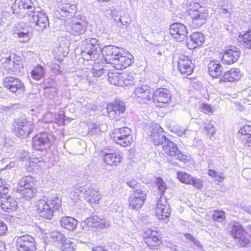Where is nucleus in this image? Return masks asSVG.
Wrapping results in <instances>:
<instances>
[{"label": "nucleus", "instance_id": "obj_1", "mask_svg": "<svg viewBox=\"0 0 251 251\" xmlns=\"http://www.w3.org/2000/svg\"><path fill=\"white\" fill-rule=\"evenodd\" d=\"M125 110L126 105L122 101H115L107 107L108 115L110 119L116 120L113 124L115 128L112 131L111 138L115 143L124 147L130 146L133 142L131 129L126 126L119 127L125 125L124 121L121 120L119 117Z\"/></svg>", "mask_w": 251, "mask_h": 251}, {"label": "nucleus", "instance_id": "obj_2", "mask_svg": "<svg viewBox=\"0 0 251 251\" xmlns=\"http://www.w3.org/2000/svg\"><path fill=\"white\" fill-rule=\"evenodd\" d=\"M83 39L82 46L84 49L82 53L85 59L89 60L92 55L101 52L106 63L113 65V62H115L121 53L120 49L114 46H106L102 49L99 41L95 38L85 36Z\"/></svg>", "mask_w": 251, "mask_h": 251}, {"label": "nucleus", "instance_id": "obj_3", "mask_svg": "<svg viewBox=\"0 0 251 251\" xmlns=\"http://www.w3.org/2000/svg\"><path fill=\"white\" fill-rule=\"evenodd\" d=\"M158 130L156 133L153 131L151 135L154 144L161 145L164 152L175 159L180 161L186 160V156L179 151L177 145L160 133L163 129L159 127Z\"/></svg>", "mask_w": 251, "mask_h": 251}, {"label": "nucleus", "instance_id": "obj_4", "mask_svg": "<svg viewBox=\"0 0 251 251\" xmlns=\"http://www.w3.org/2000/svg\"><path fill=\"white\" fill-rule=\"evenodd\" d=\"M61 204V199L57 196H53L49 199L43 197L38 200L35 203V207L41 217L51 219L53 216V213L59 210Z\"/></svg>", "mask_w": 251, "mask_h": 251}, {"label": "nucleus", "instance_id": "obj_5", "mask_svg": "<svg viewBox=\"0 0 251 251\" xmlns=\"http://www.w3.org/2000/svg\"><path fill=\"white\" fill-rule=\"evenodd\" d=\"M155 183L161 194L159 200L157 202L155 213L158 219L168 221L171 213L170 205L165 198L163 197L167 189L166 184L161 177L156 178Z\"/></svg>", "mask_w": 251, "mask_h": 251}, {"label": "nucleus", "instance_id": "obj_6", "mask_svg": "<svg viewBox=\"0 0 251 251\" xmlns=\"http://www.w3.org/2000/svg\"><path fill=\"white\" fill-rule=\"evenodd\" d=\"M36 181L34 177L27 176L21 178L18 182V188L22 197L29 200L33 197L34 193L33 188Z\"/></svg>", "mask_w": 251, "mask_h": 251}, {"label": "nucleus", "instance_id": "obj_7", "mask_svg": "<svg viewBox=\"0 0 251 251\" xmlns=\"http://www.w3.org/2000/svg\"><path fill=\"white\" fill-rule=\"evenodd\" d=\"M13 131L20 138H26L33 132L34 126L26 119H18L13 123Z\"/></svg>", "mask_w": 251, "mask_h": 251}, {"label": "nucleus", "instance_id": "obj_8", "mask_svg": "<svg viewBox=\"0 0 251 251\" xmlns=\"http://www.w3.org/2000/svg\"><path fill=\"white\" fill-rule=\"evenodd\" d=\"M16 246L18 251H36L34 238L28 234L16 237Z\"/></svg>", "mask_w": 251, "mask_h": 251}, {"label": "nucleus", "instance_id": "obj_9", "mask_svg": "<svg viewBox=\"0 0 251 251\" xmlns=\"http://www.w3.org/2000/svg\"><path fill=\"white\" fill-rule=\"evenodd\" d=\"M50 137L51 135L47 132L38 134L32 138V147L37 151H46L52 144Z\"/></svg>", "mask_w": 251, "mask_h": 251}, {"label": "nucleus", "instance_id": "obj_10", "mask_svg": "<svg viewBox=\"0 0 251 251\" xmlns=\"http://www.w3.org/2000/svg\"><path fill=\"white\" fill-rule=\"evenodd\" d=\"M23 66L21 57L15 55L12 57L10 55L3 61L2 67L8 73L15 74L16 72H21Z\"/></svg>", "mask_w": 251, "mask_h": 251}, {"label": "nucleus", "instance_id": "obj_11", "mask_svg": "<svg viewBox=\"0 0 251 251\" xmlns=\"http://www.w3.org/2000/svg\"><path fill=\"white\" fill-rule=\"evenodd\" d=\"M28 16L30 23L35 24V28L38 31H42L49 25L48 18L44 12L34 11L32 14H28Z\"/></svg>", "mask_w": 251, "mask_h": 251}, {"label": "nucleus", "instance_id": "obj_12", "mask_svg": "<svg viewBox=\"0 0 251 251\" xmlns=\"http://www.w3.org/2000/svg\"><path fill=\"white\" fill-rule=\"evenodd\" d=\"M146 195L145 190L138 189L134 190L128 198L129 206L136 210L140 209L144 204Z\"/></svg>", "mask_w": 251, "mask_h": 251}, {"label": "nucleus", "instance_id": "obj_13", "mask_svg": "<svg viewBox=\"0 0 251 251\" xmlns=\"http://www.w3.org/2000/svg\"><path fill=\"white\" fill-rule=\"evenodd\" d=\"M4 87L13 93H24L25 86L24 83L18 78L12 76H7L3 80Z\"/></svg>", "mask_w": 251, "mask_h": 251}, {"label": "nucleus", "instance_id": "obj_14", "mask_svg": "<svg viewBox=\"0 0 251 251\" xmlns=\"http://www.w3.org/2000/svg\"><path fill=\"white\" fill-rule=\"evenodd\" d=\"M87 25V22L80 19L79 21H73L72 23L66 25L65 30L71 35L78 38L80 35L85 33Z\"/></svg>", "mask_w": 251, "mask_h": 251}, {"label": "nucleus", "instance_id": "obj_15", "mask_svg": "<svg viewBox=\"0 0 251 251\" xmlns=\"http://www.w3.org/2000/svg\"><path fill=\"white\" fill-rule=\"evenodd\" d=\"M152 96L151 99L153 102L159 107H162L164 104L170 102L172 97L170 91L163 88H159L155 91H153Z\"/></svg>", "mask_w": 251, "mask_h": 251}, {"label": "nucleus", "instance_id": "obj_16", "mask_svg": "<svg viewBox=\"0 0 251 251\" xmlns=\"http://www.w3.org/2000/svg\"><path fill=\"white\" fill-rule=\"evenodd\" d=\"M77 11V8L75 4L65 3L61 4L57 7L55 15L58 18H70L74 17Z\"/></svg>", "mask_w": 251, "mask_h": 251}, {"label": "nucleus", "instance_id": "obj_17", "mask_svg": "<svg viewBox=\"0 0 251 251\" xmlns=\"http://www.w3.org/2000/svg\"><path fill=\"white\" fill-rule=\"evenodd\" d=\"M240 55V49L235 46H232L225 51L223 55L222 61L226 64H232L238 60Z\"/></svg>", "mask_w": 251, "mask_h": 251}, {"label": "nucleus", "instance_id": "obj_18", "mask_svg": "<svg viewBox=\"0 0 251 251\" xmlns=\"http://www.w3.org/2000/svg\"><path fill=\"white\" fill-rule=\"evenodd\" d=\"M170 32L174 38L181 41L186 37L188 30L184 25L180 23H175L171 25Z\"/></svg>", "mask_w": 251, "mask_h": 251}, {"label": "nucleus", "instance_id": "obj_19", "mask_svg": "<svg viewBox=\"0 0 251 251\" xmlns=\"http://www.w3.org/2000/svg\"><path fill=\"white\" fill-rule=\"evenodd\" d=\"M178 69L183 75H189L193 73L194 65L188 57L181 55L178 60Z\"/></svg>", "mask_w": 251, "mask_h": 251}, {"label": "nucleus", "instance_id": "obj_20", "mask_svg": "<svg viewBox=\"0 0 251 251\" xmlns=\"http://www.w3.org/2000/svg\"><path fill=\"white\" fill-rule=\"evenodd\" d=\"M134 63V57L131 54L123 55L121 53L119 57L113 62V66L118 70L124 69Z\"/></svg>", "mask_w": 251, "mask_h": 251}, {"label": "nucleus", "instance_id": "obj_21", "mask_svg": "<svg viewBox=\"0 0 251 251\" xmlns=\"http://www.w3.org/2000/svg\"><path fill=\"white\" fill-rule=\"evenodd\" d=\"M188 12L192 19L193 27H201L205 24L208 16L207 13H201L198 10H193L191 9Z\"/></svg>", "mask_w": 251, "mask_h": 251}, {"label": "nucleus", "instance_id": "obj_22", "mask_svg": "<svg viewBox=\"0 0 251 251\" xmlns=\"http://www.w3.org/2000/svg\"><path fill=\"white\" fill-rule=\"evenodd\" d=\"M0 207L6 212H11L16 211L18 207V202L14 198L10 196L7 197H2L0 200Z\"/></svg>", "mask_w": 251, "mask_h": 251}, {"label": "nucleus", "instance_id": "obj_23", "mask_svg": "<svg viewBox=\"0 0 251 251\" xmlns=\"http://www.w3.org/2000/svg\"><path fill=\"white\" fill-rule=\"evenodd\" d=\"M36 4V0H20L18 3L16 1L14 6L15 8H16L17 6H18L20 10L19 12H24L25 11L27 10L26 13L30 12V14H32L33 12L35 11Z\"/></svg>", "mask_w": 251, "mask_h": 251}, {"label": "nucleus", "instance_id": "obj_24", "mask_svg": "<svg viewBox=\"0 0 251 251\" xmlns=\"http://www.w3.org/2000/svg\"><path fill=\"white\" fill-rule=\"evenodd\" d=\"M122 158V156L119 152H105L103 160L108 165L117 166L120 164Z\"/></svg>", "mask_w": 251, "mask_h": 251}, {"label": "nucleus", "instance_id": "obj_25", "mask_svg": "<svg viewBox=\"0 0 251 251\" xmlns=\"http://www.w3.org/2000/svg\"><path fill=\"white\" fill-rule=\"evenodd\" d=\"M241 73L238 69L232 68L226 72L220 78L223 82H234L240 79Z\"/></svg>", "mask_w": 251, "mask_h": 251}, {"label": "nucleus", "instance_id": "obj_26", "mask_svg": "<svg viewBox=\"0 0 251 251\" xmlns=\"http://www.w3.org/2000/svg\"><path fill=\"white\" fill-rule=\"evenodd\" d=\"M89 226L99 228H107L110 226L109 222L106 220L99 219L97 217L91 216L86 220Z\"/></svg>", "mask_w": 251, "mask_h": 251}, {"label": "nucleus", "instance_id": "obj_27", "mask_svg": "<svg viewBox=\"0 0 251 251\" xmlns=\"http://www.w3.org/2000/svg\"><path fill=\"white\" fill-rule=\"evenodd\" d=\"M135 94L143 100H150L152 97L153 90L147 85H142L134 90Z\"/></svg>", "mask_w": 251, "mask_h": 251}, {"label": "nucleus", "instance_id": "obj_28", "mask_svg": "<svg viewBox=\"0 0 251 251\" xmlns=\"http://www.w3.org/2000/svg\"><path fill=\"white\" fill-rule=\"evenodd\" d=\"M83 194L85 195L86 201L91 204L96 202L100 199L99 192L91 187L84 188Z\"/></svg>", "mask_w": 251, "mask_h": 251}, {"label": "nucleus", "instance_id": "obj_29", "mask_svg": "<svg viewBox=\"0 0 251 251\" xmlns=\"http://www.w3.org/2000/svg\"><path fill=\"white\" fill-rule=\"evenodd\" d=\"M209 75L213 77L217 78L222 74V67L217 61H211L208 65Z\"/></svg>", "mask_w": 251, "mask_h": 251}, {"label": "nucleus", "instance_id": "obj_30", "mask_svg": "<svg viewBox=\"0 0 251 251\" xmlns=\"http://www.w3.org/2000/svg\"><path fill=\"white\" fill-rule=\"evenodd\" d=\"M238 40L242 48L251 50V30L247 31L243 34H240Z\"/></svg>", "mask_w": 251, "mask_h": 251}, {"label": "nucleus", "instance_id": "obj_31", "mask_svg": "<svg viewBox=\"0 0 251 251\" xmlns=\"http://www.w3.org/2000/svg\"><path fill=\"white\" fill-rule=\"evenodd\" d=\"M60 224L63 227L70 231H73L77 227V221L73 217L66 216L62 217Z\"/></svg>", "mask_w": 251, "mask_h": 251}, {"label": "nucleus", "instance_id": "obj_32", "mask_svg": "<svg viewBox=\"0 0 251 251\" xmlns=\"http://www.w3.org/2000/svg\"><path fill=\"white\" fill-rule=\"evenodd\" d=\"M190 40L196 46L193 47H189L188 46V48L190 49H195L197 46H201L202 45L204 41V37L202 33L197 32L193 33L190 36Z\"/></svg>", "mask_w": 251, "mask_h": 251}, {"label": "nucleus", "instance_id": "obj_33", "mask_svg": "<svg viewBox=\"0 0 251 251\" xmlns=\"http://www.w3.org/2000/svg\"><path fill=\"white\" fill-rule=\"evenodd\" d=\"M115 21H117V26L122 28H125L129 26L131 23V18L128 14H125L123 16L118 17V19H114Z\"/></svg>", "mask_w": 251, "mask_h": 251}, {"label": "nucleus", "instance_id": "obj_34", "mask_svg": "<svg viewBox=\"0 0 251 251\" xmlns=\"http://www.w3.org/2000/svg\"><path fill=\"white\" fill-rule=\"evenodd\" d=\"M230 232L232 236L236 240L246 232L238 223H236L233 226Z\"/></svg>", "mask_w": 251, "mask_h": 251}, {"label": "nucleus", "instance_id": "obj_35", "mask_svg": "<svg viewBox=\"0 0 251 251\" xmlns=\"http://www.w3.org/2000/svg\"><path fill=\"white\" fill-rule=\"evenodd\" d=\"M88 134L91 136L97 137L102 132L100 126L97 124L90 123L88 125Z\"/></svg>", "mask_w": 251, "mask_h": 251}, {"label": "nucleus", "instance_id": "obj_36", "mask_svg": "<svg viewBox=\"0 0 251 251\" xmlns=\"http://www.w3.org/2000/svg\"><path fill=\"white\" fill-rule=\"evenodd\" d=\"M144 241L147 245L151 248H155L161 243L159 237L157 236V234L153 235L152 237L146 238L144 239Z\"/></svg>", "mask_w": 251, "mask_h": 251}, {"label": "nucleus", "instance_id": "obj_37", "mask_svg": "<svg viewBox=\"0 0 251 251\" xmlns=\"http://www.w3.org/2000/svg\"><path fill=\"white\" fill-rule=\"evenodd\" d=\"M204 130L208 135H213L215 132V122L212 121H206L203 122Z\"/></svg>", "mask_w": 251, "mask_h": 251}, {"label": "nucleus", "instance_id": "obj_38", "mask_svg": "<svg viewBox=\"0 0 251 251\" xmlns=\"http://www.w3.org/2000/svg\"><path fill=\"white\" fill-rule=\"evenodd\" d=\"M50 237L52 239L53 241L59 242L62 244L67 240V238L63 234L56 231L51 232L50 234Z\"/></svg>", "mask_w": 251, "mask_h": 251}, {"label": "nucleus", "instance_id": "obj_39", "mask_svg": "<svg viewBox=\"0 0 251 251\" xmlns=\"http://www.w3.org/2000/svg\"><path fill=\"white\" fill-rule=\"evenodd\" d=\"M39 159L37 157H29L27 163L25 164V167L29 172L33 170V167L36 166L39 163Z\"/></svg>", "mask_w": 251, "mask_h": 251}, {"label": "nucleus", "instance_id": "obj_40", "mask_svg": "<svg viewBox=\"0 0 251 251\" xmlns=\"http://www.w3.org/2000/svg\"><path fill=\"white\" fill-rule=\"evenodd\" d=\"M20 38V42L23 43H27L31 38V35L29 31L26 29H23V31H19L15 33Z\"/></svg>", "mask_w": 251, "mask_h": 251}, {"label": "nucleus", "instance_id": "obj_41", "mask_svg": "<svg viewBox=\"0 0 251 251\" xmlns=\"http://www.w3.org/2000/svg\"><path fill=\"white\" fill-rule=\"evenodd\" d=\"M84 191V187H79L77 188H75L73 191L70 193V197L75 201H76L77 200L79 199L80 195L82 193L83 194Z\"/></svg>", "mask_w": 251, "mask_h": 251}, {"label": "nucleus", "instance_id": "obj_42", "mask_svg": "<svg viewBox=\"0 0 251 251\" xmlns=\"http://www.w3.org/2000/svg\"><path fill=\"white\" fill-rule=\"evenodd\" d=\"M44 69L42 66H39L32 71L31 76L35 80L40 79L44 75Z\"/></svg>", "mask_w": 251, "mask_h": 251}, {"label": "nucleus", "instance_id": "obj_43", "mask_svg": "<svg viewBox=\"0 0 251 251\" xmlns=\"http://www.w3.org/2000/svg\"><path fill=\"white\" fill-rule=\"evenodd\" d=\"M177 178L182 182L189 184L192 176L183 172H177Z\"/></svg>", "mask_w": 251, "mask_h": 251}, {"label": "nucleus", "instance_id": "obj_44", "mask_svg": "<svg viewBox=\"0 0 251 251\" xmlns=\"http://www.w3.org/2000/svg\"><path fill=\"white\" fill-rule=\"evenodd\" d=\"M214 221L218 222H222L225 219V212L223 210H215L212 215Z\"/></svg>", "mask_w": 251, "mask_h": 251}, {"label": "nucleus", "instance_id": "obj_45", "mask_svg": "<svg viewBox=\"0 0 251 251\" xmlns=\"http://www.w3.org/2000/svg\"><path fill=\"white\" fill-rule=\"evenodd\" d=\"M184 236L185 237L186 239L191 241L193 245L196 246L197 247L199 248H202V245L200 242V241L195 238L193 235H192L191 234L188 233H186L184 234Z\"/></svg>", "mask_w": 251, "mask_h": 251}, {"label": "nucleus", "instance_id": "obj_46", "mask_svg": "<svg viewBox=\"0 0 251 251\" xmlns=\"http://www.w3.org/2000/svg\"><path fill=\"white\" fill-rule=\"evenodd\" d=\"M62 244V250L63 251H74V243L70 240L67 239Z\"/></svg>", "mask_w": 251, "mask_h": 251}, {"label": "nucleus", "instance_id": "obj_47", "mask_svg": "<svg viewBox=\"0 0 251 251\" xmlns=\"http://www.w3.org/2000/svg\"><path fill=\"white\" fill-rule=\"evenodd\" d=\"M238 244L241 247H245L247 246L250 242L249 237L247 235L246 233L245 232L243 235L239 237L238 239H237Z\"/></svg>", "mask_w": 251, "mask_h": 251}, {"label": "nucleus", "instance_id": "obj_48", "mask_svg": "<svg viewBox=\"0 0 251 251\" xmlns=\"http://www.w3.org/2000/svg\"><path fill=\"white\" fill-rule=\"evenodd\" d=\"M208 175L219 182H222L224 179V177L221 176L222 174L212 169L209 170Z\"/></svg>", "mask_w": 251, "mask_h": 251}, {"label": "nucleus", "instance_id": "obj_49", "mask_svg": "<svg viewBox=\"0 0 251 251\" xmlns=\"http://www.w3.org/2000/svg\"><path fill=\"white\" fill-rule=\"evenodd\" d=\"M189 184L192 185L197 189H201L202 187V181L198 178L193 177Z\"/></svg>", "mask_w": 251, "mask_h": 251}, {"label": "nucleus", "instance_id": "obj_50", "mask_svg": "<svg viewBox=\"0 0 251 251\" xmlns=\"http://www.w3.org/2000/svg\"><path fill=\"white\" fill-rule=\"evenodd\" d=\"M154 55L156 58L159 60H164L166 59L165 51L164 50L157 49L154 50Z\"/></svg>", "mask_w": 251, "mask_h": 251}, {"label": "nucleus", "instance_id": "obj_51", "mask_svg": "<svg viewBox=\"0 0 251 251\" xmlns=\"http://www.w3.org/2000/svg\"><path fill=\"white\" fill-rule=\"evenodd\" d=\"M239 133L243 134V137L246 136H251V126H245L243 128L239 130Z\"/></svg>", "mask_w": 251, "mask_h": 251}, {"label": "nucleus", "instance_id": "obj_52", "mask_svg": "<svg viewBox=\"0 0 251 251\" xmlns=\"http://www.w3.org/2000/svg\"><path fill=\"white\" fill-rule=\"evenodd\" d=\"M108 80L111 84L114 85L120 84L119 82V76L118 75H114L112 74L111 75H109Z\"/></svg>", "mask_w": 251, "mask_h": 251}, {"label": "nucleus", "instance_id": "obj_53", "mask_svg": "<svg viewBox=\"0 0 251 251\" xmlns=\"http://www.w3.org/2000/svg\"><path fill=\"white\" fill-rule=\"evenodd\" d=\"M9 191L8 188L6 185H0V199L1 200L2 197H7L6 194Z\"/></svg>", "mask_w": 251, "mask_h": 251}, {"label": "nucleus", "instance_id": "obj_54", "mask_svg": "<svg viewBox=\"0 0 251 251\" xmlns=\"http://www.w3.org/2000/svg\"><path fill=\"white\" fill-rule=\"evenodd\" d=\"M7 230V225L0 220V236L4 235Z\"/></svg>", "mask_w": 251, "mask_h": 251}, {"label": "nucleus", "instance_id": "obj_55", "mask_svg": "<svg viewBox=\"0 0 251 251\" xmlns=\"http://www.w3.org/2000/svg\"><path fill=\"white\" fill-rule=\"evenodd\" d=\"M126 184L130 187L136 189L138 187V182L134 179H130L126 181Z\"/></svg>", "mask_w": 251, "mask_h": 251}, {"label": "nucleus", "instance_id": "obj_56", "mask_svg": "<svg viewBox=\"0 0 251 251\" xmlns=\"http://www.w3.org/2000/svg\"><path fill=\"white\" fill-rule=\"evenodd\" d=\"M156 231L151 230V229H148L146 230L144 234V239L149 237H152L153 235L157 234Z\"/></svg>", "mask_w": 251, "mask_h": 251}, {"label": "nucleus", "instance_id": "obj_57", "mask_svg": "<svg viewBox=\"0 0 251 251\" xmlns=\"http://www.w3.org/2000/svg\"><path fill=\"white\" fill-rule=\"evenodd\" d=\"M28 152L25 151H23V154L21 155L20 160L22 162H25V164L27 163L29 159Z\"/></svg>", "mask_w": 251, "mask_h": 251}, {"label": "nucleus", "instance_id": "obj_58", "mask_svg": "<svg viewBox=\"0 0 251 251\" xmlns=\"http://www.w3.org/2000/svg\"><path fill=\"white\" fill-rule=\"evenodd\" d=\"M201 109L202 111L205 113H208L212 111L211 107L207 104H203L201 107Z\"/></svg>", "mask_w": 251, "mask_h": 251}, {"label": "nucleus", "instance_id": "obj_59", "mask_svg": "<svg viewBox=\"0 0 251 251\" xmlns=\"http://www.w3.org/2000/svg\"><path fill=\"white\" fill-rule=\"evenodd\" d=\"M52 70L54 72V74L56 75H59L61 73V71L60 70L59 65L58 64H55Z\"/></svg>", "mask_w": 251, "mask_h": 251}, {"label": "nucleus", "instance_id": "obj_60", "mask_svg": "<svg viewBox=\"0 0 251 251\" xmlns=\"http://www.w3.org/2000/svg\"><path fill=\"white\" fill-rule=\"evenodd\" d=\"M123 83L125 85L127 86L134 85L135 82L133 80L126 78L124 79Z\"/></svg>", "mask_w": 251, "mask_h": 251}, {"label": "nucleus", "instance_id": "obj_61", "mask_svg": "<svg viewBox=\"0 0 251 251\" xmlns=\"http://www.w3.org/2000/svg\"><path fill=\"white\" fill-rule=\"evenodd\" d=\"M244 140L245 141V144L249 147H251V136H246L243 137Z\"/></svg>", "mask_w": 251, "mask_h": 251}, {"label": "nucleus", "instance_id": "obj_62", "mask_svg": "<svg viewBox=\"0 0 251 251\" xmlns=\"http://www.w3.org/2000/svg\"><path fill=\"white\" fill-rule=\"evenodd\" d=\"M92 251H108L107 250L105 249L104 247H96L93 248Z\"/></svg>", "mask_w": 251, "mask_h": 251}, {"label": "nucleus", "instance_id": "obj_63", "mask_svg": "<svg viewBox=\"0 0 251 251\" xmlns=\"http://www.w3.org/2000/svg\"><path fill=\"white\" fill-rule=\"evenodd\" d=\"M7 220H9L10 222H14L16 220V218L13 216L7 215L6 217Z\"/></svg>", "mask_w": 251, "mask_h": 251}, {"label": "nucleus", "instance_id": "obj_64", "mask_svg": "<svg viewBox=\"0 0 251 251\" xmlns=\"http://www.w3.org/2000/svg\"><path fill=\"white\" fill-rule=\"evenodd\" d=\"M244 211L251 215V207L250 206H245L243 207Z\"/></svg>", "mask_w": 251, "mask_h": 251}]
</instances>
